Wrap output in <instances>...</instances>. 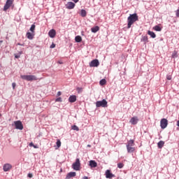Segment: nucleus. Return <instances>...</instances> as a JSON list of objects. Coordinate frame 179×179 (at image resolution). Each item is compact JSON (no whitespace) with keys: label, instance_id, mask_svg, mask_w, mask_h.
<instances>
[{"label":"nucleus","instance_id":"f257e3e1","mask_svg":"<svg viewBox=\"0 0 179 179\" xmlns=\"http://www.w3.org/2000/svg\"><path fill=\"white\" fill-rule=\"evenodd\" d=\"M138 14H130L127 18V29H131L132 24H134L135 22H138Z\"/></svg>","mask_w":179,"mask_h":179},{"label":"nucleus","instance_id":"f03ea898","mask_svg":"<svg viewBox=\"0 0 179 179\" xmlns=\"http://www.w3.org/2000/svg\"><path fill=\"white\" fill-rule=\"evenodd\" d=\"M135 141L129 140L126 145L127 150L128 153H134L135 152Z\"/></svg>","mask_w":179,"mask_h":179},{"label":"nucleus","instance_id":"7ed1b4c3","mask_svg":"<svg viewBox=\"0 0 179 179\" xmlns=\"http://www.w3.org/2000/svg\"><path fill=\"white\" fill-rule=\"evenodd\" d=\"M20 78L24 80H28V82H31L33 80H37V77L33 75H21Z\"/></svg>","mask_w":179,"mask_h":179},{"label":"nucleus","instance_id":"20e7f679","mask_svg":"<svg viewBox=\"0 0 179 179\" xmlns=\"http://www.w3.org/2000/svg\"><path fill=\"white\" fill-rule=\"evenodd\" d=\"M72 169L76 170V171L80 170V160L78 158H77L76 162L72 164Z\"/></svg>","mask_w":179,"mask_h":179},{"label":"nucleus","instance_id":"39448f33","mask_svg":"<svg viewBox=\"0 0 179 179\" xmlns=\"http://www.w3.org/2000/svg\"><path fill=\"white\" fill-rule=\"evenodd\" d=\"M108 102L106 101V99H103L102 101H97L96 102V107H103L106 108L107 107Z\"/></svg>","mask_w":179,"mask_h":179},{"label":"nucleus","instance_id":"423d86ee","mask_svg":"<svg viewBox=\"0 0 179 179\" xmlns=\"http://www.w3.org/2000/svg\"><path fill=\"white\" fill-rule=\"evenodd\" d=\"M12 5H13V0H7L3 6L4 12H6L7 10L9 9V8H10V6H12Z\"/></svg>","mask_w":179,"mask_h":179},{"label":"nucleus","instance_id":"0eeeda50","mask_svg":"<svg viewBox=\"0 0 179 179\" xmlns=\"http://www.w3.org/2000/svg\"><path fill=\"white\" fill-rule=\"evenodd\" d=\"M167 125H169V121L167 120V119H162L160 122V127L162 129H165V128H167Z\"/></svg>","mask_w":179,"mask_h":179},{"label":"nucleus","instance_id":"6e6552de","mask_svg":"<svg viewBox=\"0 0 179 179\" xmlns=\"http://www.w3.org/2000/svg\"><path fill=\"white\" fill-rule=\"evenodd\" d=\"M14 124L15 127V129H20V131H22V129H23V124L20 120L15 121Z\"/></svg>","mask_w":179,"mask_h":179},{"label":"nucleus","instance_id":"1a4fd4ad","mask_svg":"<svg viewBox=\"0 0 179 179\" xmlns=\"http://www.w3.org/2000/svg\"><path fill=\"white\" fill-rule=\"evenodd\" d=\"M99 65H100V62H99V59H97L92 60L90 63V66L91 68H97V66H99Z\"/></svg>","mask_w":179,"mask_h":179},{"label":"nucleus","instance_id":"9d476101","mask_svg":"<svg viewBox=\"0 0 179 179\" xmlns=\"http://www.w3.org/2000/svg\"><path fill=\"white\" fill-rule=\"evenodd\" d=\"M3 170L5 172L10 171L12 170V164H4L3 166Z\"/></svg>","mask_w":179,"mask_h":179},{"label":"nucleus","instance_id":"9b49d317","mask_svg":"<svg viewBox=\"0 0 179 179\" xmlns=\"http://www.w3.org/2000/svg\"><path fill=\"white\" fill-rule=\"evenodd\" d=\"M129 122H130V124H131V125H136V124H138V122H139V118H138V117H136V116H134L131 118Z\"/></svg>","mask_w":179,"mask_h":179},{"label":"nucleus","instance_id":"f8f14e48","mask_svg":"<svg viewBox=\"0 0 179 179\" xmlns=\"http://www.w3.org/2000/svg\"><path fill=\"white\" fill-rule=\"evenodd\" d=\"M106 178H113L115 175L113 174L110 170H106L105 173Z\"/></svg>","mask_w":179,"mask_h":179},{"label":"nucleus","instance_id":"ddd939ff","mask_svg":"<svg viewBox=\"0 0 179 179\" xmlns=\"http://www.w3.org/2000/svg\"><path fill=\"white\" fill-rule=\"evenodd\" d=\"M73 8H75V3L72 2V1H69L67 2V3L66 4V9H73Z\"/></svg>","mask_w":179,"mask_h":179},{"label":"nucleus","instance_id":"4468645a","mask_svg":"<svg viewBox=\"0 0 179 179\" xmlns=\"http://www.w3.org/2000/svg\"><path fill=\"white\" fill-rule=\"evenodd\" d=\"M57 35V32L55 31V29H51L48 32V36L50 37V38H54L55 36Z\"/></svg>","mask_w":179,"mask_h":179},{"label":"nucleus","instance_id":"2eb2a0df","mask_svg":"<svg viewBox=\"0 0 179 179\" xmlns=\"http://www.w3.org/2000/svg\"><path fill=\"white\" fill-rule=\"evenodd\" d=\"M72 177H76V172H70L67 173L65 179H71Z\"/></svg>","mask_w":179,"mask_h":179},{"label":"nucleus","instance_id":"dca6fc26","mask_svg":"<svg viewBox=\"0 0 179 179\" xmlns=\"http://www.w3.org/2000/svg\"><path fill=\"white\" fill-rule=\"evenodd\" d=\"M89 166H90L91 169L97 167V162H96V161H94V160H90Z\"/></svg>","mask_w":179,"mask_h":179},{"label":"nucleus","instance_id":"f3484780","mask_svg":"<svg viewBox=\"0 0 179 179\" xmlns=\"http://www.w3.org/2000/svg\"><path fill=\"white\" fill-rule=\"evenodd\" d=\"M69 103H75L76 101V95H71L69 98Z\"/></svg>","mask_w":179,"mask_h":179},{"label":"nucleus","instance_id":"a211bd4d","mask_svg":"<svg viewBox=\"0 0 179 179\" xmlns=\"http://www.w3.org/2000/svg\"><path fill=\"white\" fill-rule=\"evenodd\" d=\"M148 35L150 36L152 38H156V34L152 31H148Z\"/></svg>","mask_w":179,"mask_h":179},{"label":"nucleus","instance_id":"6ab92c4d","mask_svg":"<svg viewBox=\"0 0 179 179\" xmlns=\"http://www.w3.org/2000/svg\"><path fill=\"white\" fill-rule=\"evenodd\" d=\"M100 30V27L99 26L94 27L91 29L92 33H96Z\"/></svg>","mask_w":179,"mask_h":179},{"label":"nucleus","instance_id":"aec40b11","mask_svg":"<svg viewBox=\"0 0 179 179\" xmlns=\"http://www.w3.org/2000/svg\"><path fill=\"white\" fill-rule=\"evenodd\" d=\"M87 15V13L86 12V10L82 9L80 11V16H82V17H86Z\"/></svg>","mask_w":179,"mask_h":179},{"label":"nucleus","instance_id":"412c9836","mask_svg":"<svg viewBox=\"0 0 179 179\" xmlns=\"http://www.w3.org/2000/svg\"><path fill=\"white\" fill-rule=\"evenodd\" d=\"M157 146L159 149H162L164 146V141H160L159 142L157 143Z\"/></svg>","mask_w":179,"mask_h":179},{"label":"nucleus","instance_id":"4be33fe9","mask_svg":"<svg viewBox=\"0 0 179 179\" xmlns=\"http://www.w3.org/2000/svg\"><path fill=\"white\" fill-rule=\"evenodd\" d=\"M22 54H23V51H20V52H18L17 54H15L14 57L16 59H19V58H20V55H22Z\"/></svg>","mask_w":179,"mask_h":179},{"label":"nucleus","instance_id":"5701e85b","mask_svg":"<svg viewBox=\"0 0 179 179\" xmlns=\"http://www.w3.org/2000/svg\"><path fill=\"white\" fill-rule=\"evenodd\" d=\"M27 37L29 38V40H33L34 36L31 34L30 32L27 33Z\"/></svg>","mask_w":179,"mask_h":179},{"label":"nucleus","instance_id":"b1692460","mask_svg":"<svg viewBox=\"0 0 179 179\" xmlns=\"http://www.w3.org/2000/svg\"><path fill=\"white\" fill-rule=\"evenodd\" d=\"M154 30H155V31H162V27H160V26L159 25H155L153 27Z\"/></svg>","mask_w":179,"mask_h":179},{"label":"nucleus","instance_id":"393cba45","mask_svg":"<svg viewBox=\"0 0 179 179\" xmlns=\"http://www.w3.org/2000/svg\"><path fill=\"white\" fill-rule=\"evenodd\" d=\"M141 41H143V43H148L149 40L148 38V36H142Z\"/></svg>","mask_w":179,"mask_h":179},{"label":"nucleus","instance_id":"a878e982","mask_svg":"<svg viewBox=\"0 0 179 179\" xmlns=\"http://www.w3.org/2000/svg\"><path fill=\"white\" fill-rule=\"evenodd\" d=\"M106 83H107V80H106V79H101L100 81H99V85L101 86H104V85H106Z\"/></svg>","mask_w":179,"mask_h":179},{"label":"nucleus","instance_id":"bb28decb","mask_svg":"<svg viewBox=\"0 0 179 179\" xmlns=\"http://www.w3.org/2000/svg\"><path fill=\"white\" fill-rule=\"evenodd\" d=\"M75 40L76 43H80L82 41V36H76Z\"/></svg>","mask_w":179,"mask_h":179},{"label":"nucleus","instance_id":"cd10ccee","mask_svg":"<svg viewBox=\"0 0 179 179\" xmlns=\"http://www.w3.org/2000/svg\"><path fill=\"white\" fill-rule=\"evenodd\" d=\"M34 30H36V25L33 24L30 27V31H31V33H34Z\"/></svg>","mask_w":179,"mask_h":179},{"label":"nucleus","instance_id":"c85d7f7f","mask_svg":"<svg viewBox=\"0 0 179 179\" xmlns=\"http://www.w3.org/2000/svg\"><path fill=\"white\" fill-rule=\"evenodd\" d=\"M178 57L177 50H174L172 54V58H177Z\"/></svg>","mask_w":179,"mask_h":179},{"label":"nucleus","instance_id":"c756f323","mask_svg":"<svg viewBox=\"0 0 179 179\" xmlns=\"http://www.w3.org/2000/svg\"><path fill=\"white\" fill-rule=\"evenodd\" d=\"M71 129H73V131H79V127L76 125H73Z\"/></svg>","mask_w":179,"mask_h":179},{"label":"nucleus","instance_id":"7c9ffc66","mask_svg":"<svg viewBox=\"0 0 179 179\" xmlns=\"http://www.w3.org/2000/svg\"><path fill=\"white\" fill-rule=\"evenodd\" d=\"M56 145L57 148H61V141L59 139L57 140Z\"/></svg>","mask_w":179,"mask_h":179},{"label":"nucleus","instance_id":"2f4dec72","mask_svg":"<svg viewBox=\"0 0 179 179\" xmlns=\"http://www.w3.org/2000/svg\"><path fill=\"white\" fill-rule=\"evenodd\" d=\"M29 146L31 148L33 147L34 149H38V147L37 145H35L33 143H30Z\"/></svg>","mask_w":179,"mask_h":179},{"label":"nucleus","instance_id":"473e14b6","mask_svg":"<svg viewBox=\"0 0 179 179\" xmlns=\"http://www.w3.org/2000/svg\"><path fill=\"white\" fill-rule=\"evenodd\" d=\"M55 101L58 103H62V98L58 97L55 99Z\"/></svg>","mask_w":179,"mask_h":179},{"label":"nucleus","instance_id":"72a5a7b5","mask_svg":"<svg viewBox=\"0 0 179 179\" xmlns=\"http://www.w3.org/2000/svg\"><path fill=\"white\" fill-rule=\"evenodd\" d=\"M76 90L78 93H82V92L83 91V89L82 87H77Z\"/></svg>","mask_w":179,"mask_h":179},{"label":"nucleus","instance_id":"f704fd0d","mask_svg":"<svg viewBox=\"0 0 179 179\" xmlns=\"http://www.w3.org/2000/svg\"><path fill=\"white\" fill-rule=\"evenodd\" d=\"M117 167L118 169H122L124 167V164L122 163L117 164Z\"/></svg>","mask_w":179,"mask_h":179},{"label":"nucleus","instance_id":"c9c22d12","mask_svg":"<svg viewBox=\"0 0 179 179\" xmlns=\"http://www.w3.org/2000/svg\"><path fill=\"white\" fill-rule=\"evenodd\" d=\"M176 17H179V8L176 11Z\"/></svg>","mask_w":179,"mask_h":179},{"label":"nucleus","instance_id":"e433bc0d","mask_svg":"<svg viewBox=\"0 0 179 179\" xmlns=\"http://www.w3.org/2000/svg\"><path fill=\"white\" fill-rule=\"evenodd\" d=\"M166 79H167L168 80H171V76L167 75V76H166Z\"/></svg>","mask_w":179,"mask_h":179},{"label":"nucleus","instance_id":"4c0bfd02","mask_svg":"<svg viewBox=\"0 0 179 179\" xmlns=\"http://www.w3.org/2000/svg\"><path fill=\"white\" fill-rule=\"evenodd\" d=\"M27 177H29V178H33V173H28Z\"/></svg>","mask_w":179,"mask_h":179},{"label":"nucleus","instance_id":"58836bf2","mask_svg":"<svg viewBox=\"0 0 179 179\" xmlns=\"http://www.w3.org/2000/svg\"><path fill=\"white\" fill-rule=\"evenodd\" d=\"M12 86H13V90H15V87H16V83H13Z\"/></svg>","mask_w":179,"mask_h":179},{"label":"nucleus","instance_id":"ea45409f","mask_svg":"<svg viewBox=\"0 0 179 179\" xmlns=\"http://www.w3.org/2000/svg\"><path fill=\"white\" fill-rule=\"evenodd\" d=\"M50 48H55V44L54 43L50 46Z\"/></svg>","mask_w":179,"mask_h":179},{"label":"nucleus","instance_id":"a19ab883","mask_svg":"<svg viewBox=\"0 0 179 179\" xmlns=\"http://www.w3.org/2000/svg\"><path fill=\"white\" fill-rule=\"evenodd\" d=\"M61 94H62V92H61V91H59L57 94V96H61Z\"/></svg>","mask_w":179,"mask_h":179},{"label":"nucleus","instance_id":"79ce46f5","mask_svg":"<svg viewBox=\"0 0 179 179\" xmlns=\"http://www.w3.org/2000/svg\"><path fill=\"white\" fill-rule=\"evenodd\" d=\"M17 45H21L22 47H24V43H17Z\"/></svg>","mask_w":179,"mask_h":179},{"label":"nucleus","instance_id":"37998d69","mask_svg":"<svg viewBox=\"0 0 179 179\" xmlns=\"http://www.w3.org/2000/svg\"><path fill=\"white\" fill-rule=\"evenodd\" d=\"M73 2H75V3H78V2H79V0H73Z\"/></svg>","mask_w":179,"mask_h":179},{"label":"nucleus","instance_id":"c03bdc74","mask_svg":"<svg viewBox=\"0 0 179 179\" xmlns=\"http://www.w3.org/2000/svg\"><path fill=\"white\" fill-rule=\"evenodd\" d=\"M83 179H89V178H87V176H84Z\"/></svg>","mask_w":179,"mask_h":179},{"label":"nucleus","instance_id":"a18cd8bd","mask_svg":"<svg viewBox=\"0 0 179 179\" xmlns=\"http://www.w3.org/2000/svg\"><path fill=\"white\" fill-rule=\"evenodd\" d=\"M177 127H179V120L177 121Z\"/></svg>","mask_w":179,"mask_h":179},{"label":"nucleus","instance_id":"49530a36","mask_svg":"<svg viewBox=\"0 0 179 179\" xmlns=\"http://www.w3.org/2000/svg\"><path fill=\"white\" fill-rule=\"evenodd\" d=\"M3 43V41H0V45Z\"/></svg>","mask_w":179,"mask_h":179},{"label":"nucleus","instance_id":"de8ad7c7","mask_svg":"<svg viewBox=\"0 0 179 179\" xmlns=\"http://www.w3.org/2000/svg\"><path fill=\"white\" fill-rule=\"evenodd\" d=\"M87 146H88V148H90V147H91V145H88Z\"/></svg>","mask_w":179,"mask_h":179},{"label":"nucleus","instance_id":"09e8293b","mask_svg":"<svg viewBox=\"0 0 179 179\" xmlns=\"http://www.w3.org/2000/svg\"><path fill=\"white\" fill-rule=\"evenodd\" d=\"M0 117H1V113H0Z\"/></svg>","mask_w":179,"mask_h":179}]
</instances>
